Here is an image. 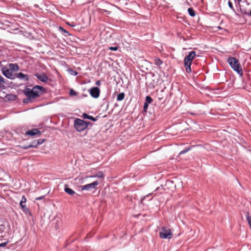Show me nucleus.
I'll return each instance as SVG.
<instances>
[{"label": "nucleus", "instance_id": "obj_23", "mask_svg": "<svg viewBox=\"0 0 251 251\" xmlns=\"http://www.w3.org/2000/svg\"><path fill=\"white\" fill-rule=\"evenodd\" d=\"M154 64L156 66H160V65H162L163 63V61L159 58H158V57H156L154 59Z\"/></svg>", "mask_w": 251, "mask_h": 251}, {"label": "nucleus", "instance_id": "obj_4", "mask_svg": "<svg viewBox=\"0 0 251 251\" xmlns=\"http://www.w3.org/2000/svg\"><path fill=\"white\" fill-rule=\"evenodd\" d=\"M150 77L149 78V81L146 82L148 87L150 89H154L158 84L159 77L156 76L153 73H150Z\"/></svg>", "mask_w": 251, "mask_h": 251}, {"label": "nucleus", "instance_id": "obj_16", "mask_svg": "<svg viewBox=\"0 0 251 251\" xmlns=\"http://www.w3.org/2000/svg\"><path fill=\"white\" fill-rule=\"evenodd\" d=\"M240 12L241 13L245 15H246L248 17H251V9L250 11H248L245 8H240Z\"/></svg>", "mask_w": 251, "mask_h": 251}, {"label": "nucleus", "instance_id": "obj_41", "mask_svg": "<svg viewBox=\"0 0 251 251\" xmlns=\"http://www.w3.org/2000/svg\"><path fill=\"white\" fill-rule=\"evenodd\" d=\"M29 148L30 147H28V146H25L22 147V148L24 149H25V150Z\"/></svg>", "mask_w": 251, "mask_h": 251}, {"label": "nucleus", "instance_id": "obj_8", "mask_svg": "<svg viewBox=\"0 0 251 251\" xmlns=\"http://www.w3.org/2000/svg\"><path fill=\"white\" fill-rule=\"evenodd\" d=\"M89 91L91 96L94 98L97 99L100 96V90L97 87L92 88Z\"/></svg>", "mask_w": 251, "mask_h": 251}, {"label": "nucleus", "instance_id": "obj_14", "mask_svg": "<svg viewBox=\"0 0 251 251\" xmlns=\"http://www.w3.org/2000/svg\"><path fill=\"white\" fill-rule=\"evenodd\" d=\"M64 191L68 194V195L70 196H74L75 195H76V196H78L77 194H76L75 191H74L73 189L71 188L68 187L67 185H66L64 188Z\"/></svg>", "mask_w": 251, "mask_h": 251}, {"label": "nucleus", "instance_id": "obj_3", "mask_svg": "<svg viewBox=\"0 0 251 251\" xmlns=\"http://www.w3.org/2000/svg\"><path fill=\"white\" fill-rule=\"evenodd\" d=\"M89 124V122H86L80 119L76 118L74 121V125L77 131L81 132L86 129Z\"/></svg>", "mask_w": 251, "mask_h": 251}, {"label": "nucleus", "instance_id": "obj_25", "mask_svg": "<svg viewBox=\"0 0 251 251\" xmlns=\"http://www.w3.org/2000/svg\"><path fill=\"white\" fill-rule=\"evenodd\" d=\"M188 12L191 17H194L196 15V13L192 8H189L188 9Z\"/></svg>", "mask_w": 251, "mask_h": 251}, {"label": "nucleus", "instance_id": "obj_21", "mask_svg": "<svg viewBox=\"0 0 251 251\" xmlns=\"http://www.w3.org/2000/svg\"><path fill=\"white\" fill-rule=\"evenodd\" d=\"M90 177H91L103 178V174L102 172L100 171L97 174L92 176Z\"/></svg>", "mask_w": 251, "mask_h": 251}, {"label": "nucleus", "instance_id": "obj_39", "mask_svg": "<svg viewBox=\"0 0 251 251\" xmlns=\"http://www.w3.org/2000/svg\"><path fill=\"white\" fill-rule=\"evenodd\" d=\"M244 2L246 3V4L248 5H249L250 4V3L247 0H245L244 1Z\"/></svg>", "mask_w": 251, "mask_h": 251}, {"label": "nucleus", "instance_id": "obj_37", "mask_svg": "<svg viewBox=\"0 0 251 251\" xmlns=\"http://www.w3.org/2000/svg\"><path fill=\"white\" fill-rule=\"evenodd\" d=\"M7 243H8V241L4 242V243H0V247H5L7 244Z\"/></svg>", "mask_w": 251, "mask_h": 251}, {"label": "nucleus", "instance_id": "obj_40", "mask_svg": "<svg viewBox=\"0 0 251 251\" xmlns=\"http://www.w3.org/2000/svg\"><path fill=\"white\" fill-rule=\"evenodd\" d=\"M151 193H150V194H149L148 195H146V196H145L143 198V199H146L147 198H148V197H149L151 195Z\"/></svg>", "mask_w": 251, "mask_h": 251}, {"label": "nucleus", "instance_id": "obj_36", "mask_svg": "<svg viewBox=\"0 0 251 251\" xmlns=\"http://www.w3.org/2000/svg\"><path fill=\"white\" fill-rule=\"evenodd\" d=\"M242 0H234V2L235 4H238L240 7V8L241 7L240 3L242 2Z\"/></svg>", "mask_w": 251, "mask_h": 251}, {"label": "nucleus", "instance_id": "obj_11", "mask_svg": "<svg viewBox=\"0 0 251 251\" xmlns=\"http://www.w3.org/2000/svg\"><path fill=\"white\" fill-rule=\"evenodd\" d=\"M35 76L41 81L43 82H47L49 80V78L47 75L44 73L42 74L36 73L35 74Z\"/></svg>", "mask_w": 251, "mask_h": 251}, {"label": "nucleus", "instance_id": "obj_22", "mask_svg": "<svg viewBox=\"0 0 251 251\" xmlns=\"http://www.w3.org/2000/svg\"><path fill=\"white\" fill-rule=\"evenodd\" d=\"M4 82V78L0 75V89H5V86L3 84V83Z\"/></svg>", "mask_w": 251, "mask_h": 251}, {"label": "nucleus", "instance_id": "obj_9", "mask_svg": "<svg viewBox=\"0 0 251 251\" xmlns=\"http://www.w3.org/2000/svg\"><path fill=\"white\" fill-rule=\"evenodd\" d=\"M3 75L7 78L10 79H14L16 78V74H13L11 70L8 69L2 70Z\"/></svg>", "mask_w": 251, "mask_h": 251}, {"label": "nucleus", "instance_id": "obj_2", "mask_svg": "<svg viewBox=\"0 0 251 251\" xmlns=\"http://www.w3.org/2000/svg\"><path fill=\"white\" fill-rule=\"evenodd\" d=\"M227 62L231 68L241 76L243 75V71L239 60L235 57H229Z\"/></svg>", "mask_w": 251, "mask_h": 251}, {"label": "nucleus", "instance_id": "obj_1", "mask_svg": "<svg viewBox=\"0 0 251 251\" xmlns=\"http://www.w3.org/2000/svg\"><path fill=\"white\" fill-rule=\"evenodd\" d=\"M24 94L27 97L23 100L25 103L31 102L34 99L38 98L41 95L47 92L46 89L43 86L35 85L32 89L25 87L23 91Z\"/></svg>", "mask_w": 251, "mask_h": 251}, {"label": "nucleus", "instance_id": "obj_24", "mask_svg": "<svg viewBox=\"0 0 251 251\" xmlns=\"http://www.w3.org/2000/svg\"><path fill=\"white\" fill-rule=\"evenodd\" d=\"M191 65H192V63L184 64L186 72L188 73H190L191 72Z\"/></svg>", "mask_w": 251, "mask_h": 251}, {"label": "nucleus", "instance_id": "obj_31", "mask_svg": "<svg viewBox=\"0 0 251 251\" xmlns=\"http://www.w3.org/2000/svg\"><path fill=\"white\" fill-rule=\"evenodd\" d=\"M36 141L37 142V146H38L41 145L42 144H43L44 143L45 140L43 139H39Z\"/></svg>", "mask_w": 251, "mask_h": 251}, {"label": "nucleus", "instance_id": "obj_10", "mask_svg": "<svg viewBox=\"0 0 251 251\" xmlns=\"http://www.w3.org/2000/svg\"><path fill=\"white\" fill-rule=\"evenodd\" d=\"M26 199L25 196H23L22 199L20 202V206H21L23 211L25 212V213L30 214L29 209L26 206L25 204L26 202Z\"/></svg>", "mask_w": 251, "mask_h": 251}, {"label": "nucleus", "instance_id": "obj_44", "mask_svg": "<svg viewBox=\"0 0 251 251\" xmlns=\"http://www.w3.org/2000/svg\"><path fill=\"white\" fill-rule=\"evenodd\" d=\"M71 26H74L75 25H70Z\"/></svg>", "mask_w": 251, "mask_h": 251}, {"label": "nucleus", "instance_id": "obj_28", "mask_svg": "<svg viewBox=\"0 0 251 251\" xmlns=\"http://www.w3.org/2000/svg\"><path fill=\"white\" fill-rule=\"evenodd\" d=\"M69 72L70 73V74L71 75H74V76L77 75L78 74V73L76 71H75L73 69L69 70Z\"/></svg>", "mask_w": 251, "mask_h": 251}, {"label": "nucleus", "instance_id": "obj_19", "mask_svg": "<svg viewBox=\"0 0 251 251\" xmlns=\"http://www.w3.org/2000/svg\"><path fill=\"white\" fill-rule=\"evenodd\" d=\"M9 67L10 68V70L16 71H18L19 69V66L17 64H10Z\"/></svg>", "mask_w": 251, "mask_h": 251}, {"label": "nucleus", "instance_id": "obj_38", "mask_svg": "<svg viewBox=\"0 0 251 251\" xmlns=\"http://www.w3.org/2000/svg\"><path fill=\"white\" fill-rule=\"evenodd\" d=\"M45 198V196L37 197L35 199V200H41Z\"/></svg>", "mask_w": 251, "mask_h": 251}, {"label": "nucleus", "instance_id": "obj_35", "mask_svg": "<svg viewBox=\"0 0 251 251\" xmlns=\"http://www.w3.org/2000/svg\"><path fill=\"white\" fill-rule=\"evenodd\" d=\"M148 106H149V104L144 103L143 108H144V111L145 112H147V109H148Z\"/></svg>", "mask_w": 251, "mask_h": 251}, {"label": "nucleus", "instance_id": "obj_20", "mask_svg": "<svg viewBox=\"0 0 251 251\" xmlns=\"http://www.w3.org/2000/svg\"><path fill=\"white\" fill-rule=\"evenodd\" d=\"M125 93L122 92L118 94L117 96V100L118 101H121L124 100L125 98Z\"/></svg>", "mask_w": 251, "mask_h": 251}, {"label": "nucleus", "instance_id": "obj_13", "mask_svg": "<svg viewBox=\"0 0 251 251\" xmlns=\"http://www.w3.org/2000/svg\"><path fill=\"white\" fill-rule=\"evenodd\" d=\"M16 78H18L21 80L25 81H28L29 80V76L21 72L16 74Z\"/></svg>", "mask_w": 251, "mask_h": 251}, {"label": "nucleus", "instance_id": "obj_32", "mask_svg": "<svg viewBox=\"0 0 251 251\" xmlns=\"http://www.w3.org/2000/svg\"><path fill=\"white\" fill-rule=\"evenodd\" d=\"M69 95L72 96H76L77 95V93L73 89H71L70 90Z\"/></svg>", "mask_w": 251, "mask_h": 251}, {"label": "nucleus", "instance_id": "obj_18", "mask_svg": "<svg viewBox=\"0 0 251 251\" xmlns=\"http://www.w3.org/2000/svg\"><path fill=\"white\" fill-rule=\"evenodd\" d=\"M5 97L9 100H15L17 99L16 95L12 94H8L6 95Z\"/></svg>", "mask_w": 251, "mask_h": 251}, {"label": "nucleus", "instance_id": "obj_12", "mask_svg": "<svg viewBox=\"0 0 251 251\" xmlns=\"http://www.w3.org/2000/svg\"><path fill=\"white\" fill-rule=\"evenodd\" d=\"M41 133V131H39L38 129L34 128L31 130H28L27 131H26V135L33 136L37 134H40Z\"/></svg>", "mask_w": 251, "mask_h": 251}, {"label": "nucleus", "instance_id": "obj_33", "mask_svg": "<svg viewBox=\"0 0 251 251\" xmlns=\"http://www.w3.org/2000/svg\"><path fill=\"white\" fill-rule=\"evenodd\" d=\"M5 229V226L4 225H0V233H2Z\"/></svg>", "mask_w": 251, "mask_h": 251}, {"label": "nucleus", "instance_id": "obj_17", "mask_svg": "<svg viewBox=\"0 0 251 251\" xmlns=\"http://www.w3.org/2000/svg\"><path fill=\"white\" fill-rule=\"evenodd\" d=\"M59 31L62 32V34L65 36H68L71 35V34L69 33L68 31L65 30L63 27L62 26L59 27Z\"/></svg>", "mask_w": 251, "mask_h": 251}, {"label": "nucleus", "instance_id": "obj_27", "mask_svg": "<svg viewBox=\"0 0 251 251\" xmlns=\"http://www.w3.org/2000/svg\"><path fill=\"white\" fill-rule=\"evenodd\" d=\"M37 147V142L36 140L31 142L28 145V147L36 148Z\"/></svg>", "mask_w": 251, "mask_h": 251}, {"label": "nucleus", "instance_id": "obj_43", "mask_svg": "<svg viewBox=\"0 0 251 251\" xmlns=\"http://www.w3.org/2000/svg\"><path fill=\"white\" fill-rule=\"evenodd\" d=\"M103 12L106 13V14H109L110 13V11L107 10H103Z\"/></svg>", "mask_w": 251, "mask_h": 251}, {"label": "nucleus", "instance_id": "obj_15", "mask_svg": "<svg viewBox=\"0 0 251 251\" xmlns=\"http://www.w3.org/2000/svg\"><path fill=\"white\" fill-rule=\"evenodd\" d=\"M82 117L83 119H89V120H90L94 121V122L97 121V118H94L92 116L88 115L87 114H86L85 113H84L82 114Z\"/></svg>", "mask_w": 251, "mask_h": 251}, {"label": "nucleus", "instance_id": "obj_26", "mask_svg": "<svg viewBox=\"0 0 251 251\" xmlns=\"http://www.w3.org/2000/svg\"><path fill=\"white\" fill-rule=\"evenodd\" d=\"M152 101V99L150 96H146V99H145V103L149 104V103H151Z\"/></svg>", "mask_w": 251, "mask_h": 251}, {"label": "nucleus", "instance_id": "obj_42", "mask_svg": "<svg viewBox=\"0 0 251 251\" xmlns=\"http://www.w3.org/2000/svg\"><path fill=\"white\" fill-rule=\"evenodd\" d=\"M96 84L97 85H99L100 84V80H98L97 81H96Z\"/></svg>", "mask_w": 251, "mask_h": 251}, {"label": "nucleus", "instance_id": "obj_5", "mask_svg": "<svg viewBox=\"0 0 251 251\" xmlns=\"http://www.w3.org/2000/svg\"><path fill=\"white\" fill-rule=\"evenodd\" d=\"M172 232L170 229L166 226L161 228L159 232V237L162 239H170L172 236Z\"/></svg>", "mask_w": 251, "mask_h": 251}, {"label": "nucleus", "instance_id": "obj_6", "mask_svg": "<svg viewBox=\"0 0 251 251\" xmlns=\"http://www.w3.org/2000/svg\"><path fill=\"white\" fill-rule=\"evenodd\" d=\"M99 182L98 181H95L92 183L87 184L83 186H81L80 188L81 190H91L96 189L97 186L99 184Z\"/></svg>", "mask_w": 251, "mask_h": 251}, {"label": "nucleus", "instance_id": "obj_29", "mask_svg": "<svg viewBox=\"0 0 251 251\" xmlns=\"http://www.w3.org/2000/svg\"><path fill=\"white\" fill-rule=\"evenodd\" d=\"M228 5L229 6V7L234 12V13H236V11L234 9V8L233 7V4L232 3V2L229 0L228 1Z\"/></svg>", "mask_w": 251, "mask_h": 251}, {"label": "nucleus", "instance_id": "obj_34", "mask_svg": "<svg viewBox=\"0 0 251 251\" xmlns=\"http://www.w3.org/2000/svg\"><path fill=\"white\" fill-rule=\"evenodd\" d=\"M108 49L110 50H113V51H116L118 50V47L117 46H115V47H109Z\"/></svg>", "mask_w": 251, "mask_h": 251}, {"label": "nucleus", "instance_id": "obj_7", "mask_svg": "<svg viewBox=\"0 0 251 251\" xmlns=\"http://www.w3.org/2000/svg\"><path fill=\"white\" fill-rule=\"evenodd\" d=\"M196 52L192 51L187 55L184 59V64H190L192 63V60L196 56Z\"/></svg>", "mask_w": 251, "mask_h": 251}, {"label": "nucleus", "instance_id": "obj_30", "mask_svg": "<svg viewBox=\"0 0 251 251\" xmlns=\"http://www.w3.org/2000/svg\"><path fill=\"white\" fill-rule=\"evenodd\" d=\"M191 149L190 148H188L185 150H183L182 151H181L179 153V155H181V154H184L185 153H186L187 152H188L189 151H190Z\"/></svg>", "mask_w": 251, "mask_h": 251}]
</instances>
